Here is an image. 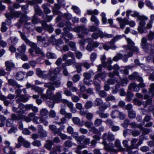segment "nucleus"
<instances>
[{
  "label": "nucleus",
  "instance_id": "ea45409f",
  "mask_svg": "<svg viewBox=\"0 0 154 154\" xmlns=\"http://www.w3.org/2000/svg\"><path fill=\"white\" fill-rule=\"evenodd\" d=\"M100 16L101 17V20L103 23L106 24L107 22L106 18V13L104 12H102Z\"/></svg>",
  "mask_w": 154,
  "mask_h": 154
},
{
  "label": "nucleus",
  "instance_id": "0eeeda50",
  "mask_svg": "<svg viewBox=\"0 0 154 154\" xmlns=\"http://www.w3.org/2000/svg\"><path fill=\"white\" fill-rule=\"evenodd\" d=\"M44 86L48 88L46 91V94L49 97V99H51L54 95L53 94V91L55 90V88L50 83H45Z\"/></svg>",
  "mask_w": 154,
  "mask_h": 154
},
{
  "label": "nucleus",
  "instance_id": "a211bd4d",
  "mask_svg": "<svg viewBox=\"0 0 154 154\" xmlns=\"http://www.w3.org/2000/svg\"><path fill=\"white\" fill-rule=\"evenodd\" d=\"M99 36L101 38H111L113 36L112 34H109L105 33H103L101 31H99Z\"/></svg>",
  "mask_w": 154,
  "mask_h": 154
},
{
  "label": "nucleus",
  "instance_id": "c756f323",
  "mask_svg": "<svg viewBox=\"0 0 154 154\" xmlns=\"http://www.w3.org/2000/svg\"><path fill=\"white\" fill-rule=\"evenodd\" d=\"M83 26H79L74 27L72 29V30L77 33L82 32V30L83 29Z\"/></svg>",
  "mask_w": 154,
  "mask_h": 154
},
{
  "label": "nucleus",
  "instance_id": "c03bdc74",
  "mask_svg": "<svg viewBox=\"0 0 154 154\" xmlns=\"http://www.w3.org/2000/svg\"><path fill=\"white\" fill-rule=\"evenodd\" d=\"M72 120L74 124L76 125H79L80 124V120L78 117H73Z\"/></svg>",
  "mask_w": 154,
  "mask_h": 154
},
{
  "label": "nucleus",
  "instance_id": "09e8293b",
  "mask_svg": "<svg viewBox=\"0 0 154 154\" xmlns=\"http://www.w3.org/2000/svg\"><path fill=\"white\" fill-rule=\"evenodd\" d=\"M11 120H19L21 119V117L20 116H17L15 114H13L11 115Z\"/></svg>",
  "mask_w": 154,
  "mask_h": 154
},
{
  "label": "nucleus",
  "instance_id": "4468645a",
  "mask_svg": "<svg viewBox=\"0 0 154 154\" xmlns=\"http://www.w3.org/2000/svg\"><path fill=\"white\" fill-rule=\"evenodd\" d=\"M50 40L53 45H56L57 48L59 47V45L63 43L61 39H58L56 40L54 38H50Z\"/></svg>",
  "mask_w": 154,
  "mask_h": 154
},
{
  "label": "nucleus",
  "instance_id": "dca6fc26",
  "mask_svg": "<svg viewBox=\"0 0 154 154\" xmlns=\"http://www.w3.org/2000/svg\"><path fill=\"white\" fill-rule=\"evenodd\" d=\"M25 75V72L20 71L16 73L15 77L17 80L21 81L23 79Z\"/></svg>",
  "mask_w": 154,
  "mask_h": 154
},
{
  "label": "nucleus",
  "instance_id": "f3484780",
  "mask_svg": "<svg viewBox=\"0 0 154 154\" xmlns=\"http://www.w3.org/2000/svg\"><path fill=\"white\" fill-rule=\"evenodd\" d=\"M129 90L133 89L135 91H137L139 90L138 88V85L135 83H132L130 84L128 87Z\"/></svg>",
  "mask_w": 154,
  "mask_h": 154
},
{
  "label": "nucleus",
  "instance_id": "338daca9",
  "mask_svg": "<svg viewBox=\"0 0 154 154\" xmlns=\"http://www.w3.org/2000/svg\"><path fill=\"white\" fill-rule=\"evenodd\" d=\"M80 78V76L78 74L74 75L72 77V80L74 82H76L79 81Z\"/></svg>",
  "mask_w": 154,
  "mask_h": 154
},
{
  "label": "nucleus",
  "instance_id": "423d86ee",
  "mask_svg": "<svg viewBox=\"0 0 154 154\" xmlns=\"http://www.w3.org/2000/svg\"><path fill=\"white\" fill-rule=\"evenodd\" d=\"M110 103H109L108 104L99 107V109L98 110L96 113L99 115L100 117L101 118H106L108 117L109 114L108 113H105L102 112L105 110L107 108L109 107Z\"/></svg>",
  "mask_w": 154,
  "mask_h": 154
},
{
  "label": "nucleus",
  "instance_id": "a878e982",
  "mask_svg": "<svg viewBox=\"0 0 154 154\" xmlns=\"http://www.w3.org/2000/svg\"><path fill=\"white\" fill-rule=\"evenodd\" d=\"M82 63H77L75 62V63L74 64L76 68V71L78 73H80L82 71Z\"/></svg>",
  "mask_w": 154,
  "mask_h": 154
},
{
  "label": "nucleus",
  "instance_id": "5701e85b",
  "mask_svg": "<svg viewBox=\"0 0 154 154\" xmlns=\"http://www.w3.org/2000/svg\"><path fill=\"white\" fill-rule=\"evenodd\" d=\"M119 111L117 110H115L112 111L110 114L111 118L112 119L118 118L119 116Z\"/></svg>",
  "mask_w": 154,
  "mask_h": 154
},
{
  "label": "nucleus",
  "instance_id": "cd10ccee",
  "mask_svg": "<svg viewBox=\"0 0 154 154\" xmlns=\"http://www.w3.org/2000/svg\"><path fill=\"white\" fill-rule=\"evenodd\" d=\"M94 74L92 72H85L83 74V76L85 77L84 79H89Z\"/></svg>",
  "mask_w": 154,
  "mask_h": 154
},
{
  "label": "nucleus",
  "instance_id": "e433bc0d",
  "mask_svg": "<svg viewBox=\"0 0 154 154\" xmlns=\"http://www.w3.org/2000/svg\"><path fill=\"white\" fill-rule=\"evenodd\" d=\"M42 0H32L29 1L28 2L29 5H34L36 3H40L42 2Z\"/></svg>",
  "mask_w": 154,
  "mask_h": 154
},
{
  "label": "nucleus",
  "instance_id": "e2e57ef3",
  "mask_svg": "<svg viewBox=\"0 0 154 154\" xmlns=\"http://www.w3.org/2000/svg\"><path fill=\"white\" fill-rule=\"evenodd\" d=\"M149 92L150 96H153L154 95V83L151 85Z\"/></svg>",
  "mask_w": 154,
  "mask_h": 154
},
{
  "label": "nucleus",
  "instance_id": "9d476101",
  "mask_svg": "<svg viewBox=\"0 0 154 154\" xmlns=\"http://www.w3.org/2000/svg\"><path fill=\"white\" fill-rule=\"evenodd\" d=\"M102 138L104 140L112 141L114 140V136L111 132L105 133L102 136Z\"/></svg>",
  "mask_w": 154,
  "mask_h": 154
},
{
  "label": "nucleus",
  "instance_id": "79ce46f5",
  "mask_svg": "<svg viewBox=\"0 0 154 154\" xmlns=\"http://www.w3.org/2000/svg\"><path fill=\"white\" fill-rule=\"evenodd\" d=\"M50 129L52 131L53 134H55V132L57 131V129L56 126L54 125H50L49 126Z\"/></svg>",
  "mask_w": 154,
  "mask_h": 154
},
{
  "label": "nucleus",
  "instance_id": "bb28decb",
  "mask_svg": "<svg viewBox=\"0 0 154 154\" xmlns=\"http://www.w3.org/2000/svg\"><path fill=\"white\" fill-rule=\"evenodd\" d=\"M62 103L66 104L67 106L69 107L70 109L73 107V104L71 102L66 99H63L62 100Z\"/></svg>",
  "mask_w": 154,
  "mask_h": 154
},
{
  "label": "nucleus",
  "instance_id": "f704fd0d",
  "mask_svg": "<svg viewBox=\"0 0 154 154\" xmlns=\"http://www.w3.org/2000/svg\"><path fill=\"white\" fill-rule=\"evenodd\" d=\"M58 134L60 137L61 139L62 140H65L67 139H69L70 140H71L72 138L71 137H68L67 136L63 133H60L59 134Z\"/></svg>",
  "mask_w": 154,
  "mask_h": 154
},
{
  "label": "nucleus",
  "instance_id": "4d7b16f0",
  "mask_svg": "<svg viewBox=\"0 0 154 154\" xmlns=\"http://www.w3.org/2000/svg\"><path fill=\"white\" fill-rule=\"evenodd\" d=\"M132 133V130L129 129H127L124 130L123 131V136L125 137L126 136L131 134Z\"/></svg>",
  "mask_w": 154,
  "mask_h": 154
},
{
  "label": "nucleus",
  "instance_id": "a19ab883",
  "mask_svg": "<svg viewBox=\"0 0 154 154\" xmlns=\"http://www.w3.org/2000/svg\"><path fill=\"white\" fill-rule=\"evenodd\" d=\"M93 105V103L91 101L88 100L85 104V107L86 109H89Z\"/></svg>",
  "mask_w": 154,
  "mask_h": 154
},
{
  "label": "nucleus",
  "instance_id": "69168bd1",
  "mask_svg": "<svg viewBox=\"0 0 154 154\" xmlns=\"http://www.w3.org/2000/svg\"><path fill=\"white\" fill-rule=\"evenodd\" d=\"M75 55L77 59H80L82 58L83 54L80 52L77 51L75 52Z\"/></svg>",
  "mask_w": 154,
  "mask_h": 154
},
{
  "label": "nucleus",
  "instance_id": "f03ea898",
  "mask_svg": "<svg viewBox=\"0 0 154 154\" xmlns=\"http://www.w3.org/2000/svg\"><path fill=\"white\" fill-rule=\"evenodd\" d=\"M63 61H66L65 63L62 64L63 66L74 64L76 62L74 54L71 52L64 54L63 56Z\"/></svg>",
  "mask_w": 154,
  "mask_h": 154
},
{
  "label": "nucleus",
  "instance_id": "1a4fd4ad",
  "mask_svg": "<svg viewBox=\"0 0 154 154\" xmlns=\"http://www.w3.org/2000/svg\"><path fill=\"white\" fill-rule=\"evenodd\" d=\"M128 56H125V54L124 55L122 54L119 53L115 56L113 59V60L114 61H117L119 60L122 59L123 61L125 62H126L128 60Z\"/></svg>",
  "mask_w": 154,
  "mask_h": 154
},
{
  "label": "nucleus",
  "instance_id": "20e7f679",
  "mask_svg": "<svg viewBox=\"0 0 154 154\" xmlns=\"http://www.w3.org/2000/svg\"><path fill=\"white\" fill-rule=\"evenodd\" d=\"M138 18L140 20L137 29L138 31L141 34L147 32V31L144 27L146 24L144 20H147L148 19V17L144 16H138Z\"/></svg>",
  "mask_w": 154,
  "mask_h": 154
},
{
  "label": "nucleus",
  "instance_id": "412c9836",
  "mask_svg": "<svg viewBox=\"0 0 154 154\" xmlns=\"http://www.w3.org/2000/svg\"><path fill=\"white\" fill-rule=\"evenodd\" d=\"M13 148L10 146H6L4 149V152L6 153L11 154L14 152L15 154V152L13 151Z\"/></svg>",
  "mask_w": 154,
  "mask_h": 154
},
{
  "label": "nucleus",
  "instance_id": "774afa93",
  "mask_svg": "<svg viewBox=\"0 0 154 154\" xmlns=\"http://www.w3.org/2000/svg\"><path fill=\"white\" fill-rule=\"evenodd\" d=\"M99 96L102 97H106L107 96L106 93L104 91H100L98 92Z\"/></svg>",
  "mask_w": 154,
  "mask_h": 154
},
{
  "label": "nucleus",
  "instance_id": "5fc2aeb1",
  "mask_svg": "<svg viewBox=\"0 0 154 154\" xmlns=\"http://www.w3.org/2000/svg\"><path fill=\"white\" fill-rule=\"evenodd\" d=\"M48 113V111L45 109H43L40 111L41 115L43 116L47 115Z\"/></svg>",
  "mask_w": 154,
  "mask_h": 154
},
{
  "label": "nucleus",
  "instance_id": "49530a36",
  "mask_svg": "<svg viewBox=\"0 0 154 154\" xmlns=\"http://www.w3.org/2000/svg\"><path fill=\"white\" fill-rule=\"evenodd\" d=\"M69 46L70 47L71 50L73 51L76 50V48L75 46V42H71L69 43Z\"/></svg>",
  "mask_w": 154,
  "mask_h": 154
},
{
  "label": "nucleus",
  "instance_id": "f8f14e48",
  "mask_svg": "<svg viewBox=\"0 0 154 154\" xmlns=\"http://www.w3.org/2000/svg\"><path fill=\"white\" fill-rule=\"evenodd\" d=\"M5 66L6 67V70L7 71H10L11 68H14L15 64L11 60L6 61L5 62Z\"/></svg>",
  "mask_w": 154,
  "mask_h": 154
},
{
  "label": "nucleus",
  "instance_id": "13d9d810",
  "mask_svg": "<svg viewBox=\"0 0 154 154\" xmlns=\"http://www.w3.org/2000/svg\"><path fill=\"white\" fill-rule=\"evenodd\" d=\"M94 47L93 45L91 43H89L88 45H87L86 49L89 51H91L93 50Z\"/></svg>",
  "mask_w": 154,
  "mask_h": 154
},
{
  "label": "nucleus",
  "instance_id": "de8ad7c7",
  "mask_svg": "<svg viewBox=\"0 0 154 154\" xmlns=\"http://www.w3.org/2000/svg\"><path fill=\"white\" fill-rule=\"evenodd\" d=\"M103 121L100 119H97L95 120L94 122V125L96 126H100L102 124Z\"/></svg>",
  "mask_w": 154,
  "mask_h": 154
},
{
  "label": "nucleus",
  "instance_id": "2f4dec72",
  "mask_svg": "<svg viewBox=\"0 0 154 154\" xmlns=\"http://www.w3.org/2000/svg\"><path fill=\"white\" fill-rule=\"evenodd\" d=\"M85 147H86L85 146L78 145L75 151V152L77 154H81V152L80 150L82 149Z\"/></svg>",
  "mask_w": 154,
  "mask_h": 154
},
{
  "label": "nucleus",
  "instance_id": "c85d7f7f",
  "mask_svg": "<svg viewBox=\"0 0 154 154\" xmlns=\"http://www.w3.org/2000/svg\"><path fill=\"white\" fill-rule=\"evenodd\" d=\"M129 125H130L132 128L135 129L136 128H139L140 129H142V126L141 125L137 124L134 122H132L129 123Z\"/></svg>",
  "mask_w": 154,
  "mask_h": 154
},
{
  "label": "nucleus",
  "instance_id": "393cba45",
  "mask_svg": "<svg viewBox=\"0 0 154 154\" xmlns=\"http://www.w3.org/2000/svg\"><path fill=\"white\" fill-rule=\"evenodd\" d=\"M26 46L24 44L20 46L17 49L18 51L21 53H24L26 51Z\"/></svg>",
  "mask_w": 154,
  "mask_h": 154
},
{
  "label": "nucleus",
  "instance_id": "aec40b11",
  "mask_svg": "<svg viewBox=\"0 0 154 154\" xmlns=\"http://www.w3.org/2000/svg\"><path fill=\"white\" fill-rule=\"evenodd\" d=\"M87 14L92 16L97 15L99 14L98 11L97 9L94 10H88L87 11Z\"/></svg>",
  "mask_w": 154,
  "mask_h": 154
},
{
  "label": "nucleus",
  "instance_id": "7c9ffc66",
  "mask_svg": "<svg viewBox=\"0 0 154 154\" xmlns=\"http://www.w3.org/2000/svg\"><path fill=\"white\" fill-rule=\"evenodd\" d=\"M91 22H94L96 26H98L99 24V21L95 16H91Z\"/></svg>",
  "mask_w": 154,
  "mask_h": 154
},
{
  "label": "nucleus",
  "instance_id": "6ab92c4d",
  "mask_svg": "<svg viewBox=\"0 0 154 154\" xmlns=\"http://www.w3.org/2000/svg\"><path fill=\"white\" fill-rule=\"evenodd\" d=\"M38 132L41 136L42 137H45L47 135L46 132L43 129L41 125L39 126Z\"/></svg>",
  "mask_w": 154,
  "mask_h": 154
},
{
  "label": "nucleus",
  "instance_id": "6e6552de",
  "mask_svg": "<svg viewBox=\"0 0 154 154\" xmlns=\"http://www.w3.org/2000/svg\"><path fill=\"white\" fill-rule=\"evenodd\" d=\"M60 71L59 68H56L54 69L53 72L51 70H49V80L53 81L57 79V75L59 73Z\"/></svg>",
  "mask_w": 154,
  "mask_h": 154
},
{
  "label": "nucleus",
  "instance_id": "2eb2a0df",
  "mask_svg": "<svg viewBox=\"0 0 154 154\" xmlns=\"http://www.w3.org/2000/svg\"><path fill=\"white\" fill-rule=\"evenodd\" d=\"M27 85L29 86V87H31L32 89L40 95L43 93L44 92V89L41 88L36 87L34 85H30L29 84H27Z\"/></svg>",
  "mask_w": 154,
  "mask_h": 154
},
{
  "label": "nucleus",
  "instance_id": "37998d69",
  "mask_svg": "<svg viewBox=\"0 0 154 154\" xmlns=\"http://www.w3.org/2000/svg\"><path fill=\"white\" fill-rule=\"evenodd\" d=\"M8 81V84L12 86H17L18 85L17 82L13 79H9Z\"/></svg>",
  "mask_w": 154,
  "mask_h": 154
},
{
  "label": "nucleus",
  "instance_id": "bf43d9fd",
  "mask_svg": "<svg viewBox=\"0 0 154 154\" xmlns=\"http://www.w3.org/2000/svg\"><path fill=\"white\" fill-rule=\"evenodd\" d=\"M115 42L114 41H112V40L109 42V45L110 48L113 50L115 49L116 48V46L115 45L114 43Z\"/></svg>",
  "mask_w": 154,
  "mask_h": 154
},
{
  "label": "nucleus",
  "instance_id": "052dcab7",
  "mask_svg": "<svg viewBox=\"0 0 154 154\" xmlns=\"http://www.w3.org/2000/svg\"><path fill=\"white\" fill-rule=\"evenodd\" d=\"M105 100L106 101H114L115 100V98L114 96L113 95H109L105 98Z\"/></svg>",
  "mask_w": 154,
  "mask_h": 154
},
{
  "label": "nucleus",
  "instance_id": "3c124183",
  "mask_svg": "<svg viewBox=\"0 0 154 154\" xmlns=\"http://www.w3.org/2000/svg\"><path fill=\"white\" fill-rule=\"evenodd\" d=\"M89 30L91 32L97 31L98 32V34H99V31H100L99 28L97 27L94 26H92L90 27Z\"/></svg>",
  "mask_w": 154,
  "mask_h": 154
},
{
  "label": "nucleus",
  "instance_id": "6e6d98bb",
  "mask_svg": "<svg viewBox=\"0 0 154 154\" xmlns=\"http://www.w3.org/2000/svg\"><path fill=\"white\" fill-rule=\"evenodd\" d=\"M35 53L38 54H40L42 56H44V53L39 48H36L35 50Z\"/></svg>",
  "mask_w": 154,
  "mask_h": 154
},
{
  "label": "nucleus",
  "instance_id": "8fccbe9b",
  "mask_svg": "<svg viewBox=\"0 0 154 154\" xmlns=\"http://www.w3.org/2000/svg\"><path fill=\"white\" fill-rule=\"evenodd\" d=\"M20 34L21 38L26 44L29 42L30 41L27 39L25 35L24 34L21 32H20Z\"/></svg>",
  "mask_w": 154,
  "mask_h": 154
},
{
  "label": "nucleus",
  "instance_id": "473e14b6",
  "mask_svg": "<svg viewBox=\"0 0 154 154\" xmlns=\"http://www.w3.org/2000/svg\"><path fill=\"white\" fill-rule=\"evenodd\" d=\"M127 97L125 99L127 101H130L131 100V98L134 97V95L129 91H128L126 94Z\"/></svg>",
  "mask_w": 154,
  "mask_h": 154
},
{
  "label": "nucleus",
  "instance_id": "58836bf2",
  "mask_svg": "<svg viewBox=\"0 0 154 154\" xmlns=\"http://www.w3.org/2000/svg\"><path fill=\"white\" fill-rule=\"evenodd\" d=\"M46 56L48 58L50 59H56L57 57L55 54L51 52H48L46 54Z\"/></svg>",
  "mask_w": 154,
  "mask_h": 154
},
{
  "label": "nucleus",
  "instance_id": "7ed1b4c3",
  "mask_svg": "<svg viewBox=\"0 0 154 154\" xmlns=\"http://www.w3.org/2000/svg\"><path fill=\"white\" fill-rule=\"evenodd\" d=\"M141 44V46L144 51L149 53H154V45L147 44V39L145 37L142 38Z\"/></svg>",
  "mask_w": 154,
  "mask_h": 154
},
{
  "label": "nucleus",
  "instance_id": "864d4df0",
  "mask_svg": "<svg viewBox=\"0 0 154 154\" xmlns=\"http://www.w3.org/2000/svg\"><path fill=\"white\" fill-rule=\"evenodd\" d=\"M6 24L5 22H3L2 23L1 30L2 32H4L7 30L8 28L6 26Z\"/></svg>",
  "mask_w": 154,
  "mask_h": 154
},
{
  "label": "nucleus",
  "instance_id": "ddd939ff",
  "mask_svg": "<svg viewBox=\"0 0 154 154\" xmlns=\"http://www.w3.org/2000/svg\"><path fill=\"white\" fill-rule=\"evenodd\" d=\"M116 20L119 22L120 28L123 29L125 27V25H127V19L118 17L116 19Z\"/></svg>",
  "mask_w": 154,
  "mask_h": 154
},
{
  "label": "nucleus",
  "instance_id": "9b49d317",
  "mask_svg": "<svg viewBox=\"0 0 154 154\" xmlns=\"http://www.w3.org/2000/svg\"><path fill=\"white\" fill-rule=\"evenodd\" d=\"M61 91L60 92H57L54 95L53 98H51L55 103H59L60 102H62Z\"/></svg>",
  "mask_w": 154,
  "mask_h": 154
},
{
  "label": "nucleus",
  "instance_id": "72a5a7b5",
  "mask_svg": "<svg viewBox=\"0 0 154 154\" xmlns=\"http://www.w3.org/2000/svg\"><path fill=\"white\" fill-rule=\"evenodd\" d=\"M128 116L130 118H134L136 116V112L133 110H130L128 112Z\"/></svg>",
  "mask_w": 154,
  "mask_h": 154
},
{
  "label": "nucleus",
  "instance_id": "a18cd8bd",
  "mask_svg": "<svg viewBox=\"0 0 154 154\" xmlns=\"http://www.w3.org/2000/svg\"><path fill=\"white\" fill-rule=\"evenodd\" d=\"M40 119L37 116H35L33 119L32 121L35 124H38L41 123V119Z\"/></svg>",
  "mask_w": 154,
  "mask_h": 154
},
{
  "label": "nucleus",
  "instance_id": "39448f33",
  "mask_svg": "<svg viewBox=\"0 0 154 154\" xmlns=\"http://www.w3.org/2000/svg\"><path fill=\"white\" fill-rule=\"evenodd\" d=\"M9 9L10 11V13L9 14L6 13L5 14V17L8 19V21L6 20V22H7L8 21V25H9L11 23V20L12 19L13 17H18L21 14V13L20 12L18 11H12L13 9L11 7H9Z\"/></svg>",
  "mask_w": 154,
  "mask_h": 154
},
{
  "label": "nucleus",
  "instance_id": "b1692460",
  "mask_svg": "<svg viewBox=\"0 0 154 154\" xmlns=\"http://www.w3.org/2000/svg\"><path fill=\"white\" fill-rule=\"evenodd\" d=\"M53 144V142L51 140H48L46 141V143L45 145V147L48 150H50Z\"/></svg>",
  "mask_w": 154,
  "mask_h": 154
},
{
  "label": "nucleus",
  "instance_id": "680f3d73",
  "mask_svg": "<svg viewBox=\"0 0 154 154\" xmlns=\"http://www.w3.org/2000/svg\"><path fill=\"white\" fill-rule=\"evenodd\" d=\"M121 84L123 86L126 85L128 81L127 78H123L121 79Z\"/></svg>",
  "mask_w": 154,
  "mask_h": 154
},
{
  "label": "nucleus",
  "instance_id": "c9c22d12",
  "mask_svg": "<svg viewBox=\"0 0 154 154\" xmlns=\"http://www.w3.org/2000/svg\"><path fill=\"white\" fill-rule=\"evenodd\" d=\"M28 98L27 97H25L23 95L20 96L19 99L17 100V102H18L19 101L23 102H26L28 100Z\"/></svg>",
  "mask_w": 154,
  "mask_h": 154
},
{
  "label": "nucleus",
  "instance_id": "4c0bfd02",
  "mask_svg": "<svg viewBox=\"0 0 154 154\" xmlns=\"http://www.w3.org/2000/svg\"><path fill=\"white\" fill-rule=\"evenodd\" d=\"M54 81V82H53V84L55 85L56 87H59L60 86L61 82L60 79L59 78L57 77V79Z\"/></svg>",
  "mask_w": 154,
  "mask_h": 154
},
{
  "label": "nucleus",
  "instance_id": "4be33fe9",
  "mask_svg": "<svg viewBox=\"0 0 154 154\" xmlns=\"http://www.w3.org/2000/svg\"><path fill=\"white\" fill-rule=\"evenodd\" d=\"M103 100L100 98H97L94 102V106H101L103 104Z\"/></svg>",
  "mask_w": 154,
  "mask_h": 154
},
{
  "label": "nucleus",
  "instance_id": "603ef678",
  "mask_svg": "<svg viewBox=\"0 0 154 154\" xmlns=\"http://www.w3.org/2000/svg\"><path fill=\"white\" fill-rule=\"evenodd\" d=\"M115 146L119 149V150L121 151H124L125 150L124 149L121 147L120 143L119 140H116L115 141Z\"/></svg>",
  "mask_w": 154,
  "mask_h": 154
},
{
  "label": "nucleus",
  "instance_id": "0e129e2a",
  "mask_svg": "<svg viewBox=\"0 0 154 154\" xmlns=\"http://www.w3.org/2000/svg\"><path fill=\"white\" fill-rule=\"evenodd\" d=\"M32 144L35 146L39 147L41 145V143L40 141L37 140H35L32 143Z\"/></svg>",
  "mask_w": 154,
  "mask_h": 154
},
{
  "label": "nucleus",
  "instance_id": "f257e3e1",
  "mask_svg": "<svg viewBox=\"0 0 154 154\" xmlns=\"http://www.w3.org/2000/svg\"><path fill=\"white\" fill-rule=\"evenodd\" d=\"M126 40L128 45L123 46L125 50V56L130 57L133 55L132 52L136 54L138 53L139 49L137 47L134 46V42L129 38H126Z\"/></svg>",
  "mask_w": 154,
  "mask_h": 154
}]
</instances>
